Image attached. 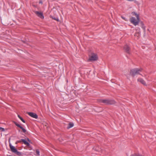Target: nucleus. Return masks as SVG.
Segmentation results:
<instances>
[{"label":"nucleus","instance_id":"1","mask_svg":"<svg viewBox=\"0 0 156 156\" xmlns=\"http://www.w3.org/2000/svg\"><path fill=\"white\" fill-rule=\"evenodd\" d=\"M132 14L136 16V19L134 17H132L130 18V21L132 23L136 26L138 24L140 21L139 15L135 12H133Z\"/></svg>","mask_w":156,"mask_h":156},{"label":"nucleus","instance_id":"2","mask_svg":"<svg viewBox=\"0 0 156 156\" xmlns=\"http://www.w3.org/2000/svg\"><path fill=\"white\" fill-rule=\"evenodd\" d=\"M99 102L104 103L106 105H113L115 104V102L114 100L112 99H105L100 100Z\"/></svg>","mask_w":156,"mask_h":156},{"label":"nucleus","instance_id":"3","mask_svg":"<svg viewBox=\"0 0 156 156\" xmlns=\"http://www.w3.org/2000/svg\"><path fill=\"white\" fill-rule=\"evenodd\" d=\"M142 69L141 68L138 69L136 68L132 69L131 70L130 74L133 76H135L136 75L139 74L141 72Z\"/></svg>","mask_w":156,"mask_h":156},{"label":"nucleus","instance_id":"4","mask_svg":"<svg viewBox=\"0 0 156 156\" xmlns=\"http://www.w3.org/2000/svg\"><path fill=\"white\" fill-rule=\"evenodd\" d=\"M9 147L11 151L19 155L21 154V153L19 151H18L16 149L14 146L12 145L11 144H9Z\"/></svg>","mask_w":156,"mask_h":156},{"label":"nucleus","instance_id":"5","mask_svg":"<svg viewBox=\"0 0 156 156\" xmlns=\"http://www.w3.org/2000/svg\"><path fill=\"white\" fill-rule=\"evenodd\" d=\"M98 58V56L96 54L92 53L89 56V60L90 61H95Z\"/></svg>","mask_w":156,"mask_h":156},{"label":"nucleus","instance_id":"6","mask_svg":"<svg viewBox=\"0 0 156 156\" xmlns=\"http://www.w3.org/2000/svg\"><path fill=\"white\" fill-rule=\"evenodd\" d=\"M22 141L27 146H29L30 145L29 143L24 139H21L20 140L17 141L16 142V144H17L18 143H20Z\"/></svg>","mask_w":156,"mask_h":156},{"label":"nucleus","instance_id":"7","mask_svg":"<svg viewBox=\"0 0 156 156\" xmlns=\"http://www.w3.org/2000/svg\"><path fill=\"white\" fill-rule=\"evenodd\" d=\"M35 13L37 15V16L42 19L44 18V16L42 12H40L37 11L35 12Z\"/></svg>","mask_w":156,"mask_h":156},{"label":"nucleus","instance_id":"8","mask_svg":"<svg viewBox=\"0 0 156 156\" xmlns=\"http://www.w3.org/2000/svg\"><path fill=\"white\" fill-rule=\"evenodd\" d=\"M28 114L30 116L34 118L37 119L38 118V116L35 113L32 112H29Z\"/></svg>","mask_w":156,"mask_h":156},{"label":"nucleus","instance_id":"9","mask_svg":"<svg viewBox=\"0 0 156 156\" xmlns=\"http://www.w3.org/2000/svg\"><path fill=\"white\" fill-rule=\"evenodd\" d=\"M123 48L126 53L129 54H130V48L128 45H125L124 46Z\"/></svg>","mask_w":156,"mask_h":156},{"label":"nucleus","instance_id":"10","mask_svg":"<svg viewBox=\"0 0 156 156\" xmlns=\"http://www.w3.org/2000/svg\"><path fill=\"white\" fill-rule=\"evenodd\" d=\"M137 81L140 82L141 83L144 85H146V82L142 78H138L137 79Z\"/></svg>","mask_w":156,"mask_h":156},{"label":"nucleus","instance_id":"11","mask_svg":"<svg viewBox=\"0 0 156 156\" xmlns=\"http://www.w3.org/2000/svg\"><path fill=\"white\" fill-rule=\"evenodd\" d=\"M73 126H74L73 123H69L67 127V128L68 129L72 127H73Z\"/></svg>","mask_w":156,"mask_h":156},{"label":"nucleus","instance_id":"12","mask_svg":"<svg viewBox=\"0 0 156 156\" xmlns=\"http://www.w3.org/2000/svg\"><path fill=\"white\" fill-rule=\"evenodd\" d=\"M18 117L23 123L25 122V121L19 115H18Z\"/></svg>","mask_w":156,"mask_h":156},{"label":"nucleus","instance_id":"13","mask_svg":"<svg viewBox=\"0 0 156 156\" xmlns=\"http://www.w3.org/2000/svg\"><path fill=\"white\" fill-rule=\"evenodd\" d=\"M93 149L95 150V151H101V148H99V147H96V148H95V147H94L93 148Z\"/></svg>","mask_w":156,"mask_h":156},{"label":"nucleus","instance_id":"14","mask_svg":"<svg viewBox=\"0 0 156 156\" xmlns=\"http://www.w3.org/2000/svg\"><path fill=\"white\" fill-rule=\"evenodd\" d=\"M20 128L22 129L23 133H25L26 132H27L26 130L23 127H21V128Z\"/></svg>","mask_w":156,"mask_h":156},{"label":"nucleus","instance_id":"15","mask_svg":"<svg viewBox=\"0 0 156 156\" xmlns=\"http://www.w3.org/2000/svg\"><path fill=\"white\" fill-rule=\"evenodd\" d=\"M14 123L16 126H17V127H19L20 128H21V127L22 126L19 124L18 123H17L16 122H15Z\"/></svg>","mask_w":156,"mask_h":156},{"label":"nucleus","instance_id":"16","mask_svg":"<svg viewBox=\"0 0 156 156\" xmlns=\"http://www.w3.org/2000/svg\"><path fill=\"white\" fill-rule=\"evenodd\" d=\"M36 153L37 155L39 156L40 155V151L38 149H37L36 150Z\"/></svg>","mask_w":156,"mask_h":156},{"label":"nucleus","instance_id":"17","mask_svg":"<svg viewBox=\"0 0 156 156\" xmlns=\"http://www.w3.org/2000/svg\"><path fill=\"white\" fill-rule=\"evenodd\" d=\"M1 130L3 132L5 131V129L4 128L0 127V131Z\"/></svg>","mask_w":156,"mask_h":156},{"label":"nucleus","instance_id":"18","mask_svg":"<svg viewBox=\"0 0 156 156\" xmlns=\"http://www.w3.org/2000/svg\"><path fill=\"white\" fill-rule=\"evenodd\" d=\"M39 4H42V1L41 0H40L39 2Z\"/></svg>","mask_w":156,"mask_h":156},{"label":"nucleus","instance_id":"19","mask_svg":"<svg viewBox=\"0 0 156 156\" xmlns=\"http://www.w3.org/2000/svg\"><path fill=\"white\" fill-rule=\"evenodd\" d=\"M137 34H138V36H139V33H136L135 34V36H136Z\"/></svg>","mask_w":156,"mask_h":156},{"label":"nucleus","instance_id":"20","mask_svg":"<svg viewBox=\"0 0 156 156\" xmlns=\"http://www.w3.org/2000/svg\"><path fill=\"white\" fill-rule=\"evenodd\" d=\"M121 17H122V19H124V20H126L125 19V18L124 17L122 16Z\"/></svg>","mask_w":156,"mask_h":156},{"label":"nucleus","instance_id":"21","mask_svg":"<svg viewBox=\"0 0 156 156\" xmlns=\"http://www.w3.org/2000/svg\"><path fill=\"white\" fill-rule=\"evenodd\" d=\"M27 140L29 141V142H30V140L28 138H27Z\"/></svg>","mask_w":156,"mask_h":156},{"label":"nucleus","instance_id":"22","mask_svg":"<svg viewBox=\"0 0 156 156\" xmlns=\"http://www.w3.org/2000/svg\"><path fill=\"white\" fill-rule=\"evenodd\" d=\"M55 20H58V19H54Z\"/></svg>","mask_w":156,"mask_h":156},{"label":"nucleus","instance_id":"23","mask_svg":"<svg viewBox=\"0 0 156 156\" xmlns=\"http://www.w3.org/2000/svg\"><path fill=\"white\" fill-rule=\"evenodd\" d=\"M9 156H12V155H9Z\"/></svg>","mask_w":156,"mask_h":156}]
</instances>
